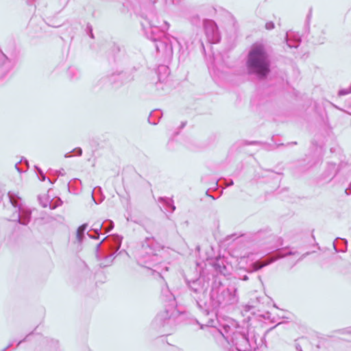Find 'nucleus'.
<instances>
[{
    "instance_id": "nucleus-18",
    "label": "nucleus",
    "mask_w": 351,
    "mask_h": 351,
    "mask_svg": "<svg viewBox=\"0 0 351 351\" xmlns=\"http://www.w3.org/2000/svg\"><path fill=\"white\" fill-rule=\"evenodd\" d=\"M162 117V112L160 110H153L148 118V121L152 125H156Z\"/></svg>"
},
{
    "instance_id": "nucleus-38",
    "label": "nucleus",
    "mask_w": 351,
    "mask_h": 351,
    "mask_svg": "<svg viewBox=\"0 0 351 351\" xmlns=\"http://www.w3.org/2000/svg\"><path fill=\"white\" fill-rule=\"evenodd\" d=\"M295 349L297 351H302V347L298 343L295 344Z\"/></svg>"
},
{
    "instance_id": "nucleus-45",
    "label": "nucleus",
    "mask_w": 351,
    "mask_h": 351,
    "mask_svg": "<svg viewBox=\"0 0 351 351\" xmlns=\"http://www.w3.org/2000/svg\"><path fill=\"white\" fill-rule=\"evenodd\" d=\"M186 125V123L185 122H182V124H181V128H184Z\"/></svg>"
},
{
    "instance_id": "nucleus-29",
    "label": "nucleus",
    "mask_w": 351,
    "mask_h": 351,
    "mask_svg": "<svg viewBox=\"0 0 351 351\" xmlns=\"http://www.w3.org/2000/svg\"><path fill=\"white\" fill-rule=\"evenodd\" d=\"M275 27V25L272 21L267 22L265 24V28L267 30H271Z\"/></svg>"
},
{
    "instance_id": "nucleus-8",
    "label": "nucleus",
    "mask_w": 351,
    "mask_h": 351,
    "mask_svg": "<svg viewBox=\"0 0 351 351\" xmlns=\"http://www.w3.org/2000/svg\"><path fill=\"white\" fill-rule=\"evenodd\" d=\"M9 199L15 211L11 216L10 220L16 221L19 224L27 226L30 221L32 217V211L29 209L25 208L20 204L21 198L15 193L8 192Z\"/></svg>"
},
{
    "instance_id": "nucleus-19",
    "label": "nucleus",
    "mask_w": 351,
    "mask_h": 351,
    "mask_svg": "<svg viewBox=\"0 0 351 351\" xmlns=\"http://www.w3.org/2000/svg\"><path fill=\"white\" fill-rule=\"evenodd\" d=\"M234 331L230 326L225 324L223 326L222 330L220 332L226 341H229L231 340V337Z\"/></svg>"
},
{
    "instance_id": "nucleus-15",
    "label": "nucleus",
    "mask_w": 351,
    "mask_h": 351,
    "mask_svg": "<svg viewBox=\"0 0 351 351\" xmlns=\"http://www.w3.org/2000/svg\"><path fill=\"white\" fill-rule=\"evenodd\" d=\"M339 171L338 167L334 162H328L327 167L322 174L324 180H331L337 173Z\"/></svg>"
},
{
    "instance_id": "nucleus-34",
    "label": "nucleus",
    "mask_w": 351,
    "mask_h": 351,
    "mask_svg": "<svg viewBox=\"0 0 351 351\" xmlns=\"http://www.w3.org/2000/svg\"><path fill=\"white\" fill-rule=\"evenodd\" d=\"M325 40H326L325 37H324V36H322V37H319V38H318V40L316 41V43H317V44H319V45H321V44L324 43Z\"/></svg>"
},
{
    "instance_id": "nucleus-27",
    "label": "nucleus",
    "mask_w": 351,
    "mask_h": 351,
    "mask_svg": "<svg viewBox=\"0 0 351 351\" xmlns=\"http://www.w3.org/2000/svg\"><path fill=\"white\" fill-rule=\"evenodd\" d=\"M86 34L91 38H94V34H93V27L92 25L90 24V23H88L86 25V29H85Z\"/></svg>"
},
{
    "instance_id": "nucleus-42",
    "label": "nucleus",
    "mask_w": 351,
    "mask_h": 351,
    "mask_svg": "<svg viewBox=\"0 0 351 351\" xmlns=\"http://www.w3.org/2000/svg\"><path fill=\"white\" fill-rule=\"evenodd\" d=\"M256 143H258L257 141H251V142H249L247 143V145H254V144H256Z\"/></svg>"
},
{
    "instance_id": "nucleus-48",
    "label": "nucleus",
    "mask_w": 351,
    "mask_h": 351,
    "mask_svg": "<svg viewBox=\"0 0 351 351\" xmlns=\"http://www.w3.org/2000/svg\"><path fill=\"white\" fill-rule=\"evenodd\" d=\"M311 14V12H309V14H308V16H307V18H308V19H309V18H310Z\"/></svg>"
},
{
    "instance_id": "nucleus-6",
    "label": "nucleus",
    "mask_w": 351,
    "mask_h": 351,
    "mask_svg": "<svg viewBox=\"0 0 351 351\" xmlns=\"http://www.w3.org/2000/svg\"><path fill=\"white\" fill-rule=\"evenodd\" d=\"M186 285L191 297L195 301L198 308L204 313L208 300L207 291L210 287V280L200 275L195 279L186 278Z\"/></svg>"
},
{
    "instance_id": "nucleus-16",
    "label": "nucleus",
    "mask_w": 351,
    "mask_h": 351,
    "mask_svg": "<svg viewBox=\"0 0 351 351\" xmlns=\"http://www.w3.org/2000/svg\"><path fill=\"white\" fill-rule=\"evenodd\" d=\"M213 266L217 272L223 274V276L226 275L228 270L226 265H224L223 260L220 258L216 259L213 262Z\"/></svg>"
},
{
    "instance_id": "nucleus-47",
    "label": "nucleus",
    "mask_w": 351,
    "mask_h": 351,
    "mask_svg": "<svg viewBox=\"0 0 351 351\" xmlns=\"http://www.w3.org/2000/svg\"><path fill=\"white\" fill-rule=\"evenodd\" d=\"M290 144H291V145H296L297 143L296 142H291Z\"/></svg>"
},
{
    "instance_id": "nucleus-32",
    "label": "nucleus",
    "mask_w": 351,
    "mask_h": 351,
    "mask_svg": "<svg viewBox=\"0 0 351 351\" xmlns=\"http://www.w3.org/2000/svg\"><path fill=\"white\" fill-rule=\"evenodd\" d=\"M98 191L99 192H101V187H99V186H98V187H95V188L93 189V192H92V194H91L92 199H93V200L95 202V204H97V201L95 200V197H94V196H93V193H94V192H95V191Z\"/></svg>"
},
{
    "instance_id": "nucleus-11",
    "label": "nucleus",
    "mask_w": 351,
    "mask_h": 351,
    "mask_svg": "<svg viewBox=\"0 0 351 351\" xmlns=\"http://www.w3.org/2000/svg\"><path fill=\"white\" fill-rule=\"evenodd\" d=\"M203 24L208 42L213 44L219 43L221 36L216 23L211 19H204Z\"/></svg>"
},
{
    "instance_id": "nucleus-26",
    "label": "nucleus",
    "mask_w": 351,
    "mask_h": 351,
    "mask_svg": "<svg viewBox=\"0 0 351 351\" xmlns=\"http://www.w3.org/2000/svg\"><path fill=\"white\" fill-rule=\"evenodd\" d=\"M71 153H74L76 156H81L82 154V150L80 147H76L73 149L71 152H68L64 154V158H69L71 156Z\"/></svg>"
},
{
    "instance_id": "nucleus-23",
    "label": "nucleus",
    "mask_w": 351,
    "mask_h": 351,
    "mask_svg": "<svg viewBox=\"0 0 351 351\" xmlns=\"http://www.w3.org/2000/svg\"><path fill=\"white\" fill-rule=\"evenodd\" d=\"M92 227V230H93L95 234H100V232H101L102 228H104V224L103 223L97 221L94 223Z\"/></svg>"
},
{
    "instance_id": "nucleus-30",
    "label": "nucleus",
    "mask_w": 351,
    "mask_h": 351,
    "mask_svg": "<svg viewBox=\"0 0 351 351\" xmlns=\"http://www.w3.org/2000/svg\"><path fill=\"white\" fill-rule=\"evenodd\" d=\"M37 169H38V173L40 175V177H39L40 180L41 181H45L46 179L45 174L43 173V172L42 171V170L40 169L37 168Z\"/></svg>"
},
{
    "instance_id": "nucleus-50",
    "label": "nucleus",
    "mask_w": 351,
    "mask_h": 351,
    "mask_svg": "<svg viewBox=\"0 0 351 351\" xmlns=\"http://www.w3.org/2000/svg\"><path fill=\"white\" fill-rule=\"evenodd\" d=\"M343 242L345 243L346 245H347V241L343 239Z\"/></svg>"
},
{
    "instance_id": "nucleus-40",
    "label": "nucleus",
    "mask_w": 351,
    "mask_h": 351,
    "mask_svg": "<svg viewBox=\"0 0 351 351\" xmlns=\"http://www.w3.org/2000/svg\"><path fill=\"white\" fill-rule=\"evenodd\" d=\"M241 279L242 280H244V281H246L249 278H248V276L247 275H243V276L241 277Z\"/></svg>"
},
{
    "instance_id": "nucleus-44",
    "label": "nucleus",
    "mask_w": 351,
    "mask_h": 351,
    "mask_svg": "<svg viewBox=\"0 0 351 351\" xmlns=\"http://www.w3.org/2000/svg\"><path fill=\"white\" fill-rule=\"evenodd\" d=\"M36 1V0H27V3H28V4H31V3H33L34 1Z\"/></svg>"
},
{
    "instance_id": "nucleus-41",
    "label": "nucleus",
    "mask_w": 351,
    "mask_h": 351,
    "mask_svg": "<svg viewBox=\"0 0 351 351\" xmlns=\"http://www.w3.org/2000/svg\"><path fill=\"white\" fill-rule=\"evenodd\" d=\"M58 175L59 176H64V170L62 169V170L59 171Z\"/></svg>"
},
{
    "instance_id": "nucleus-39",
    "label": "nucleus",
    "mask_w": 351,
    "mask_h": 351,
    "mask_svg": "<svg viewBox=\"0 0 351 351\" xmlns=\"http://www.w3.org/2000/svg\"><path fill=\"white\" fill-rule=\"evenodd\" d=\"M234 184V182L232 180H230L227 184H226V186H232Z\"/></svg>"
},
{
    "instance_id": "nucleus-52",
    "label": "nucleus",
    "mask_w": 351,
    "mask_h": 351,
    "mask_svg": "<svg viewBox=\"0 0 351 351\" xmlns=\"http://www.w3.org/2000/svg\"><path fill=\"white\" fill-rule=\"evenodd\" d=\"M350 332H351V330H350Z\"/></svg>"
},
{
    "instance_id": "nucleus-7",
    "label": "nucleus",
    "mask_w": 351,
    "mask_h": 351,
    "mask_svg": "<svg viewBox=\"0 0 351 351\" xmlns=\"http://www.w3.org/2000/svg\"><path fill=\"white\" fill-rule=\"evenodd\" d=\"M160 299L165 306V310L156 316L154 323L163 327L169 322L177 306L176 298L167 284L161 287Z\"/></svg>"
},
{
    "instance_id": "nucleus-21",
    "label": "nucleus",
    "mask_w": 351,
    "mask_h": 351,
    "mask_svg": "<svg viewBox=\"0 0 351 351\" xmlns=\"http://www.w3.org/2000/svg\"><path fill=\"white\" fill-rule=\"evenodd\" d=\"M28 161L26 159L21 160L15 165V167L20 173L25 171L28 168Z\"/></svg>"
},
{
    "instance_id": "nucleus-5",
    "label": "nucleus",
    "mask_w": 351,
    "mask_h": 351,
    "mask_svg": "<svg viewBox=\"0 0 351 351\" xmlns=\"http://www.w3.org/2000/svg\"><path fill=\"white\" fill-rule=\"evenodd\" d=\"M121 241L122 237L119 235H108L97 245L96 256L101 267H108L112 263Z\"/></svg>"
},
{
    "instance_id": "nucleus-1",
    "label": "nucleus",
    "mask_w": 351,
    "mask_h": 351,
    "mask_svg": "<svg viewBox=\"0 0 351 351\" xmlns=\"http://www.w3.org/2000/svg\"><path fill=\"white\" fill-rule=\"evenodd\" d=\"M156 1L145 0L141 3L139 15L143 19L141 22L146 37L154 43L156 50L165 59H171L173 47L181 46L176 38L166 34L169 24L166 21H160L154 10Z\"/></svg>"
},
{
    "instance_id": "nucleus-49",
    "label": "nucleus",
    "mask_w": 351,
    "mask_h": 351,
    "mask_svg": "<svg viewBox=\"0 0 351 351\" xmlns=\"http://www.w3.org/2000/svg\"><path fill=\"white\" fill-rule=\"evenodd\" d=\"M49 207H50L51 209L55 208V207H54V206H52L51 204L49 205Z\"/></svg>"
},
{
    "instance_id": "nucleus-2",
    "label": "nucleus",
    "mask_w": 351,
    "mask_h": 351,
    "mask_svg": "<svg viewBox=\"0 0 351 351\" xmlns=\"http://www.w3.org/2000/svg\"><path fill=\"white\" fill-rule=\"evenodd\" d=\"M237 289L234 286L226 287L220 281L215 280L204 314L215 317L219 308H224L237 303Z\"/></svg>"
},
{
    "instance_id": "nucleus-31",
    "label": "nucleus",
    "mask_w": 351,
    "mask_h": 351,
    "mask_svg": "<svg viewBox=\"0 0 351 351\" xmlns=\"http://www.w3.org/2000/svg\"><path fill=\"white\" fill-rule=\"evenodd\" d=\"M38 199L40 201V204L42 205V206L43 208H46L47 206L48 199L47 198H45V201H43L42 200V197H38Z\"/></svg>"
},
{
    "instance_id": "nucleus-20",
    "label": "nucleus",
    "mask_w": 351,
    "mask_h": 351,
    "mask_svg": "<svg viewBox=\"0 0 351 351\" xmlns=\"http://www.w3.org/2000/svg\"><path fill=\"white\" fill-rule=\"evenodd\" d=\"M88 225L84 223L81 225L76 231V239L79 243H82L84 237V232L87 228Z\"/></svg>"
},
{
    "instance_id": "nucleus-28",
    "label": "nucleus",
    "mask_w": 351,
    "mask_h": 351,
    "mask_svg": "<svg viewBox=\"0 0 351 351\" xmlns=\"http://www.w3.org/2000/svg\"><path fill=\"white\" fill-rule=\"evenodd\" d=\"M69 74L73 73V75H75V77H78L79 71L77 69L74 67H70L68 71Z\"/></svg>"
},
{
    "instance_id": "nucleus-10",
    "label": "nucleus",
    "mask_w": 351,
    "mask_h": 351,
    "mask_svg": "<svg viewBox=\"0 0 351 351\" xmlns=\"http://www.w3.org/2000/svg\"><path fill=\"white\" fill-rule=\"evenodd\" d=\"M295 254H298L297 251H293L291 250H288L287 247L278 249L276 250V253L274 254H269L265 258L260 259L253 263L250 267V271L253 272L258 271L259 269L270 265L279 258Z\"/></svg>"
},
{
    "instance_id": "nucleus-12",
    "label": "nucleus",
    "mask_w": 351,
    "mask_h": 351,
    "mask_svg": "<svg viewBox=\"0 0 351 351\" xmlns=\"http://www.w3.org/2000/svg\"><path fill=\"white\" fill-rule=\"evenodd\" d=\"M112 52L114 54V61L119 64H125L128 62V56L123 46L114 44L112 47Z\"/></svg>"
},
{
    "instance_id": "nucleus-36",
    "label": "nucleus",
    "mask_w": 351,
    "mask_h": 351,
    "mask_svg": "<svg viewBox=\"0 0 351 351\" xmlns=\"http://www.w3.org/2000/svg\"><path fill=\"white\" fill-rule=\"evenodd\" d=\"M345 193L347 195H350L351 194V182L349 184V186L345 189Z\"/></svg>"
},
{
    "instance_id": "nucleus-4",
    "label": "nucleus",
    "mask_w": 351,
    "mask_h": 351,
    "mask_svg": "<svg viewBox=\"0 0 351 351\" xmlns=\"http://www.w3.org/2000/svg\"><path fill=\"white\" fill-rule=\"evenodd\" d=\"M158 247L153 237H147L135 252V258L138 264L142 267L160 274V269L162 258L158 255Z\"/></svg>"
},
{
    "instance_id": "nucleus-24",
    "label": "nucleus",
    "mask_w": 351,
    "mask_h": 351,
    "mask_svg": "<svg viewBox=\"0 0 351 351\" xmlns=\"http://www.w3.org/2000/svg\"><path fill=\"white\" fill-rule=\"evenodd\" d=\"M158 80L159 81H163L164 80H162V76L160 75L161 72H164L165 74H169V68L165 65H160L158 67Z\"/></svg>"
},
{
    "instance_id": "nucleus-37",
    "label": "nucleus",
    "mask_w": 351,
    "mask_h": 351,
    "mask_svg": "<svg viewBox=\"0 0 351 351\" xmlns=\"http://www.w3.org/2000/svg\"><path fill=\"white\" fill-rule=\"evenodd\" d=\"M333 246H334V248L335 250V251L337 252H344L346 250V249H341V250H338L336 247V245H335V243H333Z\"/></svg>"
},
{
    "instance_id": "nucleus-17",
    "label": "nucleus",
    "mask_w": 351,
    "mask_h": 351,
    "mask_svg": "<svg viewBox=\"0 0 351 351\" xmlns=\"http://www.w3.org/2000/svg\"><path fill=\"white\" fill-rule=\"evenodd\" d=\"M158 202L166 206L168 211L173 213L176 210V206L173 204V201L171 198L160 197L158 198Z\"/></svg>"
},
{
    "instance_id": "nucleus-51",
    "label": "nucleus",
    "mask_w": 351,
    "mask_h": 351,
    "mask_svg": "<svg viewBox=\"0 0 351 351\" xmlns=\"http://www.w3.org/2000/svg\"><path fill=\"white\" fill-rule=\"evenodd\" d=\"M199 248H200V247H199V246H197V250H198V251H199Z\"/></svg>"
},
{
    "instance_id": "nucleus-9",
    "label": "nucleus",
    "mask_w": 351,
    "mask_h": 351,
    "mask_svg": "<svg viewBox=\"0 0 351 351\" xmlns=\"http://www.w3.org/2000/svg\"><path fill=\"white\" fill-rule=\"evenodd\" d=\"M230 341L238 351H251L256 346L253 338H250L248 332L244 328L235 330Z\"/></svg>"
},
{
    "instance_id": "nucleus-25",
    "label": "nucleus",
    "mask_w": 351,
    "mask_h": 351,
    "mask_svg": "<svg viewBox=\"0 0 351 351\" xmlns=\"http://www.w3.org/2000/svg\"><path fill=\"white\" fill-rule=\"evenodd\" d=\"M191 23L194 26H199L201 24V19L198 15H193L190 18Z\"/></svg>"
},
{
    "instance_id": "nucleus-14",
    "label": "nucleus",
    "mask_w": 351,
    "mask_h": 351,
    "mask_svg": "<svg viewBox=\"0 0 351 351\" xmlns=\"http://www.w3.org/2000/svg\"><path fill=\"white\" fill-rule=\"evenodd\" d=\"M285 40L287 47L290 49H297L301 43L300 38L291 32H287Z\"/></svg>"
},
{
    "instance_id": "nucleus-43",
    "label": "nucleus",
    "mask_w": 351,
    "mask_h": 351,
    "mask_svg": "<svg viewBox=\"0 0 351 351\" xmlns=\"http://www.w3.org/2000/svg\"><path fill=\"white\" fill-rule=\"evenodd\" d=\"M308 254H309V252H306V254H303L302 256L299 260H302L304 257H305Z\"/></svg>"
},
{
    "instance_id": "nucleus-22",
    "label": "nucleus",
    "mask_w": 351,
    "mask_h": 351,
    "mask_svg": "<svg viewBox=\"0 0 351 351\" xmlns=\"http://www.w3.org/2000/svg\"><path fill=\"white\" fill-rule=\"evenodd\" d=\"M104 228H102V230H104V233H107L110 232L114 228V223L111 220H106L103 222Z\"/></svg>"
},
{
    "instance_id": "nucleus-46",
    "label": "nucleus",
    "mask_w": 351,
    "mask_h": 351,
    "mask_svg": "<svg viewBox=\"0 0 351 351\" xmlns=\"http://www.w3.org/2000/svg\"><path fill=\"white\" fill-rule=\"evenodd\" d=\"M11 346H12V344H9V345H8V346L4 349V350H3V351H4L5 350H6L7 348H8L9 347H10Z\"/></svg>"
},
{
    "instance_id": "nucleus-13",
    "label": "nucleus",
    "mask_w": 351,
    "mask_h": 351,
    "mask_svg": "<svg viewBox=\"0 0 351 351\" xmlns=\"http://www.w3.org/2000/svg\"><path fill=\"white\" fill-rule=\"evenodd\" d=\"M12 67V62L0 49V78L3 77Z\"/></svg>"
},
{
    "instance_id": "nucleus-3",
    "label": "nucleus",
    "mask_w": 351,
    "mask_h": 351,
    "mask_svg": "<svg viewBox=\"0 0 351 351\" xmlns=\"http://www.w3.org/2000/svg\"><path fill=\"white\" fill-rule=\"evenodd\" d=\"M246 66L249 74H254L259 79L267 77L270 73V60L263 45H252L247 55Z\"/></svg>"
},
{
    "instance_id": "nucleus-35",
    "label": "nucleus",
    "mask_w": 351,
    "mask_h": 351,
    "mask_svg": "<svg viewBox=\"0 0 351 351\" xmlns=\"http://www.w3.org/2000/svg\"><path fill=\"white\" fill-rule=\"evenodd\" d=\"M87 234L91 239H99V234H95V235H93V234H90L89 232H88Z\"/></svg>"
},
{
    "instance_id": "nucleus-33",
    "label": "nucleus",
    "mask_w": 351,
    "mask_h": 351,
    "mask_svg": "<svg viewBox=\"0 0 351 351\" xmlns=\"http://www.w3.org/2000/svg\"><path fill=\"white\" fill-rule=\"evenodd\" d=\"M215 320L213 318H209L206 325L210 327H215Z\"/></svg>"
}]
</instances>
